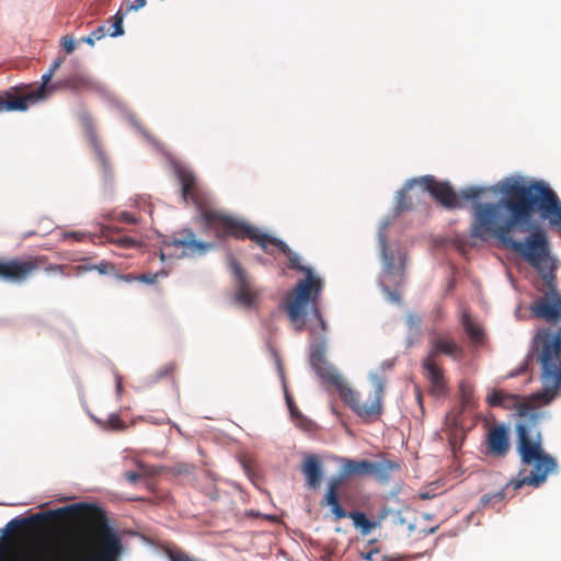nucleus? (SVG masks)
<instances>
[{
  "mask_svg": "<svg viewBox=\"0 0 561 561\" xmlns=\"http://www.w3.org/2000/svg\"><path fill=\"white\" fill-rule=\"evenodd\" d=\"M422 202V194L411 190L410 184H404L403 190L397 196V213L409 211Z\"/></svg>",
  "mask_w": 561,
  "mask_h": 561,
  "instance_id": "obj_20",
  "label": "nucleus"
},
{
  "mask_svg": "<svg viewBox=\"0 0 561 561\" xmlns=\"http://www.w3.org/2000/svg\"><path fill=\"white\" fill-rule=\"evenodd\" d=\"M119 391H122V382L119 381V379H116V392Z\"/></svg>",
  "mask_w": 561,
  "mask_h": 561,
  "instance_id": "obj_46",
  "label": "nucleus"
},
{
  "mask_svg": "<svg viewBox=\"0 0 561 561\" xmlns=\"http://www.w3.org/2000/svg\"><path fill=\"white\" fill-rule=\"evenodd\" d=\"M45 264V255L0 259V279L22 284Z\"/></svg>",
  "mask_w": 561,
  "mask_h": 561,
  "instance_id": "obj_10",
  "label": "nucleus"
},
{
  "mask_svg": "<svg viewBox=\"0 0 561 561\" xmlns=\"http://www.w3.org/2000/svg\"><path fill=\"white\" fill-rule=\"evenodd\" d=\"M121 220H123L127 224L136 222V219L130 214H128L126 211L121 213Z\"/></svg>",
  "mask_w": 561,
  "mask_h": 561,
  "instance_id": "obj_42",
  "label": "nucleus"
},
{
  "mask_svg": "<svg viewBox=\"0 0 561 561\" xmlns=\"http://www.w3.org/2000/svg\"><path fill=\"white\" fill-rule=\"evenodd\" d=\"M140 421L152 424V425H163L167 423V419L164 416L154 417L153 415H146L140 417Z\"/></svg>",
  "mask_w": 561,
  "mask_h": 561,
  "instance_id": "obj_36",
  "label": "nucleus"
},
{
  "mask_svg": "<svg viewBox=\"0 0 561 561\" xmlns=\"http://www.w3.org/2000/svg\"><path fill=\"white\" fill-rule=\"evenodd\" d=\"M124 16H126V12L118 11L114 16H112V25L106 28V33L111 35V37H119L124 35V28L122 27V23L124 22Z\"/></svg>",
  "mask_w": 561,
  "mask_h": 561,
  "instance_id": "obj_25",
  "label": "nucleus"
},
{
  "mask_svg": "<svg viewBox=\"0 0 561 561\" xmlns=\"http://www.w3.org/2000/svg\"><path fill=\"white\" fill-rule=\"evenodd\" d=\"M488 453L492 457H505L510 450V435L504 425H495L488 430L486 437Z\"/></svg>",
  "mask_w": 561,
  "mask_h": 561,
  "instance_id": "obj_16",
  "label": "nucleus"
},
{
  "mask_svg": "<svg viewBox=\"0 0 561 561\" xmlns=\"http://www.w3.org/2000/svg\"><path fill=\"white\" fill-rule=\"evenodd\" d=\"M421 369H423V377L430 382V393L435 398L445 396L446 377L438 363H432L431 360L421 362Z\"/></svg>",
  "mask_w": 561,
  "mask_h": 561,
  "instance_id": "obj_15",
  "label": "nucleus"
},
{
  "mask_svg": "<svg viewBox=\"0 0 561 561\" xmlns=\"http://www.w3.org/2000/svg\"><path fill=\"white\" fill-rule=\"evenodd\" d=\"M94 272L100 275L117 274V272H115V266L107 260H102L99 264L94 265Z\"/></svg>",
  "mask_w": 561,
  "mask_h": 561,
  "instance_id": "obj_30",
  "label": "nucleus"
},
{
  "mask_svg": "<svg viewBox=\"0 0 561 561\" xmlns=\"http://www.w3.org/2000/svg\"><path fill=\"white\" fill-rule=\"evenodd\" d=\"M309 364H311V368L313 371L318 374L323 382H339L343 381V378L339 376V374L333 369V367L329 366L327 362H324V341L321 340L318 344L311 346V352H309Z\"/></svg>",
  "mask_w": 561,
  "mask_h": 561,
  "instance_id": "obj_14",
  "label": "nucleus"
},
{
  "mask_svg": "<svg viewBox=\"0 0 561 561\" xmlns=\"http://www.w3.org/2000/svg\"><path fill=\"white\" fill-rule=\"evenodd\" d=\"M539 367V381L541 390L525 397L501 390H494L488 394L486 402L490 408L515 410L520 422L516 424V451L520 456L523 466L531 467L530 473L525 474L524 469L518 477L508 481L502 490L482 496V505H495L501 503L507 494V490L517 491L525 485L534 489L540 488L548 474L554 473L556 461L552 456L542 449V435L540 434V421L543 412L539 407H547L561 396V329L551 330L542 328L537 331L527 356L518 369L511 377L534 371Z\"/></svg>",
  "mask_w": 561,
  "mask_h": 561,
  "instance_id": "obj_2",
  "label": "nucleus"
},
{
  "mask_svg": "<svg viewBox=\"0 0 561 561\" xmlns=\"http://www.w3.org/2000/svg\"><path fill=\"white\" fill-rule=\"evenodd\" d=\"M309 332H311V334H314V327H309Z\"/></svg>",
  "mask_w": 561,
  "mask_h": 561,
  "instance_id": "obj_48",
  "label": "nucleus"
},
{
  "mask_svg": "<svg viewBox=\"0 0 561 561\" xmlns=\"http://www.w3.org/2000/svg\"><path fill=\"white\" fill-rule=\"evenodd\" d=\"M502 194L496 203L473 204L470 237L485 242L499 240L535 268L541 279L535 282L539 296L528 305L530 318L548 324L561 323V294L556 288V260L540 224L539 215L561 236V203L554 191L541 181L526 182L507 178L496 184Z\"/></svg>",
  "mask_w": 561,
  "mask_h": 561,
  "instance_id": "obj_1",
  "label": "nucleus"
},
{
  "mask_svg": "<svg viewBox=\"0 0 561 561\" xmlns=\"http://www.w3.org/2000/svg\"><path fill=\"white\" fill-rule=\"evenodd\" d=\"M380 561H400V558H393L389 556H380Z\"/></svg>",
  "mask_w": 561,
  "mask_h": 561,
  "instance_id": "obj_44",
  "label": "nucleus"
},
{
  "mask_svg": "<svg viewBox=\"0 0 561 561\" xmlns=\"http://www.w3.org/2000/svg\"><path fill=\"white\" fill-rule=\"evenodd\" d=\"M459 391H461V396H463V399H467L471 393V388L466 386L465 383H461L459 385Z\"/></svg>",
  "mask_w": 561,
  "mask_h": 561,
  "instance_id": "obj_43",
  "label": "nucleus"
},
{
  "mask_svg": "<svg viewBox=\"0 0 561 561\" xmlns=\"http://www.w3.org/2000/svg\"><path fill=\"white\" fill-rule=\"evenodd\" d=\"M116 279L124 282V283H134L138 282V278L136 277V274L128 273V274H121V273H114L112 274Z\"/></svg>",
  "mask_w": 561,
  "mask_h": 561,
  "instance_id": "obj_37",
  "label": "nucleus"
},
{
  "mask_svg": "<svg viewBox=\"0 0 561 561\" xmlns=\"http://www.w3.org/2000/svg\"><path fill=\"white\" fill-rule=\"evenodd\" d=\"M39 268H44L45 273L50 275H61V277H72V271L69 267V264H47L39 266Z\"/></svg>",
  "mask_w": 561,
  "mask_h": 561,
  "instance_id": "obj_26",
  "label": "nucleus"
},
{
  "mask_svg": "<svg viewBox=\"0 0 561 561\" xmlns=\"http://www.w3.org/2000/svg\"><path fill=\"white\" fill-rule=\"evenodd\" d=\"M106 34L107 32H105V26L100 25L96 27V30H94V32L90 33V35L82 37V42L93 46L96 41L102 39Z\"/></svg>",
  "mask_w": 561,
  "mask_h": 561,
  "instance_id": "obj_29",
  "label": "nucleus"
},
{
  "mask_svg": "<svg viewBox=\"0 0 561 561\" xmlns=\"http://www.w3.org/2000/svg\"><path fill=\"white\" fill-rule=\"evenodd\" d=\"M341 480L337 478L330 480V486H328V492H325V496H323V502H321V505L332 507V514L335 520L350 517V519L354 522V526L362 529V534H368L374 528V523L367 519L365 514L360 512L347 513L345 510H343V507L339 504V500L336 499V492H339Z\"/></svg>",
  "mask_w": 561,
  "mask_h": 561,
  "instance_id": "obj_11",
  "label": "nucleus"
},
{
  "mask_svg": "<svg viewBox=\"0 0 561 561\" xmlns=\"http://www.w3.org/2000/svg\"><path fill=\"white\" fill-rule=\"evenodd\" d=\"M285 400H287V408H289V413H291L293 421L297 423V425L307 428L308 421L300 414L298 409L294 405L293 398L289 396L285 397Z\"/></svg>",
  "mask_w": 561,
  "mask_h": 561,
  "instance_id": "obj_27",
  "label": "nucleus"
},
{
  "mask_svg": "<svg viewBox=\"0 0 561 561\" xmlns=\"http://www.w3.org/2000/svg\"><path fill=\"white\" fill-rule=\"evenodd\" d=\"M93 266L95 264L90 263L87 259H82L81 264L70 265V268L73 272V277H81L85 273L93 272Z\"/></svg>",
  "mask_w": 561,
  "mask_h": 561,
  "instance_id": "obj_28",
  "label": "nucleus"
},
{
  "mask_svg": "<svg viewBox=\"0 0 561 561\" xmlns=\"http://www.w3.org/2000/svg\"><path fill=\"white\" fill-rule=\"evenodd\" d=\"M404 185H411V190H414L415 186H419L416 192L421 194L428 193L432 195L433 199L437 201L439 205L446 207L447 209H457L460 208L459 198L476 201L485 193V188L480 186H469L461 192L459 195L450 188V185L446 182H439L434 180L433 175H425L415 178Z\"/></svg>",
  "mask_w": 561,
  "mask_h": 561,
  "instance_id": "obj_7",
  "label": "nucleus"
},
{
  "mask_svg": "<svg viewBox=\"0 0 561 561\" xmlns=\"http://www.w3.org/2000/svg\"><path fill=\"white\" fill-rule=\"evenodd\" d=\"M378 242H380V252H382V263H385V272L389 275L399 274L404 267V257L399 254L396 255L388 249V241H386V233L380 231L378 233Z\"/></svg>",
  "mask_w": 561,
  "mask_h": 561,
  "instance_id": "obj_18",
  "label": "nucleus"
},
{
  "mask_svg": "<svg viewBox=\"0 0 561 561\" xmlns=\"http://www.w3.org/2000/svg\"><path fill=\"white\" fill-rule=\"evenodd\" d=\"M61 237H64V240H73L77 242H83V240L87 238V233L80 232V231H68L61 233Z\"/></svg>",
  "mask_w": 561,
  "mask_h": 561,
  "instance_id": "obj_34",
  "label": "nucleus"
},
{
  "mask_svg": "<svg viewBox=\"0 0 561 561\" xmlns=\"http://www.w3.org/2000/svg\"><path fill=\"white\" fill-rule=\"evenodd\" d=\"M378 553L377 549H370L367 552H362V558L367 561H379V558H377Z\"/></svg>",
  "mask_w": 561,
  "mask_h": 561,
  "instance_id": "obj_41",
  "label": "nucleus"
},
{
  "mask_svg": "<svg viewBox=\"0 0 561 561\" xmlns=\"http://www.w3.org/2000/svg\"><path fill=\"white\" fill-rule=\"evenodd\" d=\"M178 181L182 184V198L185 203L194 204L199 209V220L204 222V229L218 240L233 238L238 240H250L266 254L274 255V251L282 252L287 256V267L291 271L306 274V278L299 280L291 293L285 298V312L291 320L297 332L305 330V317L307 311H311L313 318L318 320L321 333L327 332V323L322 320L319 312V296L322 290V279L312 274L309 267L300 264L296 255L286 243L279 239L262 232L256 227L237 217L230 216L221 210H210L205 207V194L195 182V175L182 167L175 169Z\"/></svg>",
  "mask_w": 561,
  "mask_h": 561,
  "instance_id": "obj_3",
  "label": "nucleus"
},
{
  "mask_svg": "<svg viewBox=\"0 0 561 561\" xmlns=\"http://www.w3.org/2000/svg\"><path fill=\"white\" fill-rule=\"evenodd\" d=\"M461 325L472 343L480 344L483 341V330L467 313L461 317Z\"/></svg>",
  "mask_w": 561,
  "mask_h": 561,
  "instance_id": "obj_23",
  "label": "nucleus"
},
{
  "mask_svg": "<svg viewBox=\"0 0 561 561\" xmlns=\"http://www.w3.org/2000/svg\"><path fill=\"white\" fill-rule=\"evenodd\" d=\"M68 518L73 519V524H71V527L64 533V536H61L59 540H57L56 546L66 541L72 533L95 526L99 523H103L106 528L111 529L112 534L117 535V531L107 523L105 513L99 506L85 503H78L54 511L36 513L28 515V517H15L7 524V530L20 531L23 528L38 524Z\"/></svg>",
  "mask_w": 561,
  "mask_h": 561,
  "instance_id": "obj_5",
  "label": "nucleus"
},
{
  "mask_svg": "<svg viewBox=\"0 0 561 561\" xmlns=\"http://www.w3.org/2000/svg\"><path fill=\"white\" fill-rule=\"evenodd\" d=\"M62 64V58L59 57L54 60L49 70L42 76V85L28 91L24 95H14L10 92H4L0 94V113H9V112H24L28 108L30 105L45 100L48 94V90H46V85L53 78V73L57 71L58 67Z\"/></svg>",
  "mask_w": 561,
  "mask_h": 561,
  "instance_id": "obj_8",
  "label": "nucleus"
},
{
  "mask_svg": "<svg viewBox=\"0 0 561 561\" xmlns=\"http://www.w3.org/2000/svg\"><path fill=\"white\" fill-rule=\"evenodd\" d=\"M445 355L454 359L462 356V348L448 334H437L430 341V353L421 362L438 363L436 358Z\"/></svg>",
  "mask_w": 561,
  "mask_h": 561,
  "instance_id": "obj_13",
  "label": "nucleus"
},
{
  "mask_svg": "<svg viewBox=\"0 0 561 561\" xmlns=\"http://www.w3.org/2000/svg\"><path fill=\"white\" fill-rule=\"evenodd\" d=\"M146 5V0H137L135 4L126 5V10L123 13L136 12Z\"/></svg>",
  "mask_w": 561,
  "mask_h": 561,
  "instance_id": "obj_39",
  "label": "nucleus"
},
{
  "mask_svg": "<svg viewBox=\"0 0 561 561\" xmlns=\"http://www.w3.org/2000/svg\"><path fill=\"white\" fill-rule=\"evenodd\" d=\"M230 272L237 277V301L251 309L257 302V291L251 286L250 279L245 276V272L234 259L230 260Z\"/></svg>",
  "mask_w": 561,
  "mask_h": 561,
  "instance_id": "obj_12",
  "label": "nucleus"
},
{
  "mask_svg": "<svg viewBox=\"0 0 561 561\" xmlns=\"http://www.w3.org/2000/svg\"><path fill=\"white\" fill-rule=\"evenodd\" d=\"M164 275V272H157V273H141L137 275V278H139V282L147 284V285H153L156 280H158L159 276Z\"/></svg>",
  "mask_w": 561,
  "mask_h": 561,
  "instance_id": "obj_32",
  "label": "nucleus"
},
{
  "mask_svg": "<svg viewBox=\"0 0 561 561\" xmlns=\"http://www.w3.org/2000/svg\"><path fill=\"white\" fill-rule=\"evenodd\" d=\"M122 539L102 522L98 525L78 529L68 540L51 548L47 561H118L122 556ZM0 561H5V551L0 546ZM19 561H38V551L34 546L21 550Z\"/></svg>",
  "mask_w": 561,
  "mask_h": 561,
  "instance_id": "obj_4",
  "label": "nucleus"
},
{
  "mask_svg": "<svg viewBox=\"0 0 561 561\" xmlns=\"http://www.w3.org/2000/svg\"><path fill=\"white\" fill-rule=\"evenodd\" d=\"M376 461L371 460H352L350 458L340 459L342 463V470H340L339 477H333L332 480L339 479L343 481L344 478L352 477H366L371 471V467Z\"/></svg>",
  "mask_w": 561,
  "mask_h": 561,
  "instance_id": "obj_17",
  "label": "nucleus"
},
{
  "mask_svg": "<svg viewBox=\"0 0 561 561\" xmlns=\"http://www.w3.org/2000/svg\"><path fill=\"white\" fill-rule=\"evenodd\" d=\"M61 87L67 88L71 91H80L89 88L91 85V81L89 78L83 75H72L64 80H61Z\"/></svg>",
  "mask_w": 561,
  "mask_h": 561,
  "instance_id": "obj_24",
  "label": "nucleus"
},
{
  "mask_svg": "<svg viewBox=\"0 0 561 561\" xmlns=\"http://www.w3.org/2000/svg\"><path fill=\"white\" fill-rule=\"evenodd\" d=\"M174 370H176V365L173 362L167 363L165 365L161 366L157 373H154V379L159 380L165 377H170L172 374H174Z\"/></svg>",
  "mask_w": 561,
  "mask_h": 561,
  "instance_id": "obj_31",
  "label": "nucleus"
},
{
  "mask_svg": "<svg viewBox=\"0 0 561 561\" xmlns=\"http://www.w3.org/2000/svg\"><path fill=\"white\" fill-rule=\"evenodd\" d=\"M370 382H373L375 390L366 397H362L359 392L350 388L344 381L328 383H331L333 388L337 390L340 399L346 403V407H348L356 416L360 417L362 422L374 423L381 415V411H383L381 401H383L386 379L379 375L373 374L370 375Z\"/></svg>",
  "mask_w": 561,
  "mask_h": 561,
  "instance_id": "obj_6",
  "label": "nucleus"
},
{
  "mask_svg": "<svg viewBox=\"0 0 561 561\" xmlns=\"http://www.w3.org/2000/svg\"><path fill=\"white\" fill-rule=\"evenodd\" d=\"M301 472L306 477L307 488L316 490L321 484V463L316 456H307L301 467Z\"/></svg>",
  "mask_w": 561,
  "mask_h": 561,
  "instance_id": "obj_19",
  "label": "nucleus"
},
{
  "mask_svg": "<svg viewBox=\"0 0 561 561\" xmlns=\"http://www.w3.org/2000/svg\"><path fill=\"white\" fill-rule=\"evenodd\" d=\"M435 529H436V528H432V529H430V533H432V534H433Z\"/></svg>",
  "mask_w": 561,
  "mask_h": 561,
  "instance_id": "obj_49",
  "label": "nucleus"
},
{
  "mask_svg": "<svg viewBox=\"0 0 561 561\" xmlns=\"http://www.w3.org/2000/svg\"><path fill=\"white\" fill-rule=\"evenodd\" d=\"M400 465L394 460L381 459L375 462L373 471L368 476H374L380 482H387L391 473L397 472Z\"/></svg>",
  "mask_w": 561,
  "mask_h": 561,
  "instance_id": "obj_21",
  "label": "nucleus"
},
{
  "mask_svg": "<svg viewBox=\"0 0 561 561\" xmlns=\"http://www.w3.org/2000/svg\"><path fill=\"white\" fill-rule=\"evenodd\" d=\"M102 237H104L106 242L125 250L136 249L140 245V242H138L136 239H133L129 236L112 232L110 230H104V232H102Z\"/></svg>",
  "mask_w": 561,
  "mask_h": 561,
  "instance_id": "obj_22",
  "label": "nucleus"
},
{
  "mask_svg": "<svg viewBox=\"0 0 561 561\" xmlns=\"http://www.w3.org/2000/svg\"><path fill=\"white\" fill-rule=\"evenodd\" d=\"M419 496H421V500H427L431 497V496H428V493H421V494H419Z\"/></svg>",
  "mask_w": 561,
  "mask_h": 561,
  "instance_id": "obj_47",
  "label": "nucleus"
},
{
  "mask_svg": "<svg viewBox=\"0 0 561 561\" xmlns=\"http://www.w3.org/2000/svg\"><path fill=\"white\" fill-rule=\"evenodd\" d=\"M61 48L66 50V53L70 54L75 49V42H72V38L68 35L61 37Z\"/></svg>",
  "mask_w": 561,
  "mask_h": 561,
  "instance_id": "obj_38",
  "label": "nucleus"
},
{
  "mask_svg": "<svg viewBox=\"0 0 561 561\" xmlns=\"http://www.w3.org/2000/svg\"><path fill=\"white\" fill-rule=\"evenodd\" d=\"M380 367H382V370H390L391 369V360L382 362V365H380Z\"/></svg>",
  "mask_w": 561,
  "mask_h": 561,
  "instance_id": "obj_45",
  "label": "nucleus"
},
{
  "mask_svg": "<svg viewBox=\"0 0 561 561\" xmlns=\"http://www.w3.org/2000/svg\"><path fill=\"white\" fill-rule=\"evenodd\" d=\"M108 427L113 431H122L124 430V422L117 414H111V416H108Z\"/></svg>",
  "mask_w": 561,
  "mask_h": 561,
  "instance_id": "obj_35",
  "label": "nucleus"
},
{
  "mask_svg": "<svg viewBox=\"0 0 561 561\" xmlns=\"http://www.w3.org/2000/svg\"><path fill=\"white\" fill-rule=\"evenodd\" d=\"M167 557H169V561H196L195 558L190 557L180 550L169 551L167 552Z\"/></svg>",
  "mask_w": 561,
  "mask_h": 561,
  "instance_id": "obj_33",
  "label": "nucleus"
},
{
  "mask_svg": "<svg viewBox=\"0 0 561 561\" xmlns=\"http://www.w3.org/2000/svg\"><path fill=\"white\" fill-rule=\"evenodd\" d=\"M210 250V243L198 241L190 228H184L163 241L161 259L169 257H192L203 255Z\"/></svg>",
  "mask_w": 561,
  "mask_h": 561,
  "instance_id": "obj_9",
  "label": "nucleus"
},
{
  "mask_svg": "<svg viewBox=\"0 0 561 561\" xmlns=\"http://www.w3.org/2000/svg\"><path fill=\"white\" fill-rule=\"evenodd\" d=\"M140 473L136 472V471H128L125 473V479H126V482L130 483V484H136L138 481H140Z\"/></svg>",
  "mask_w": 561,
  "mask_h": 561,
  "instance_id": "obj_40",
  "label": "nucleus"
}]
</instances>
